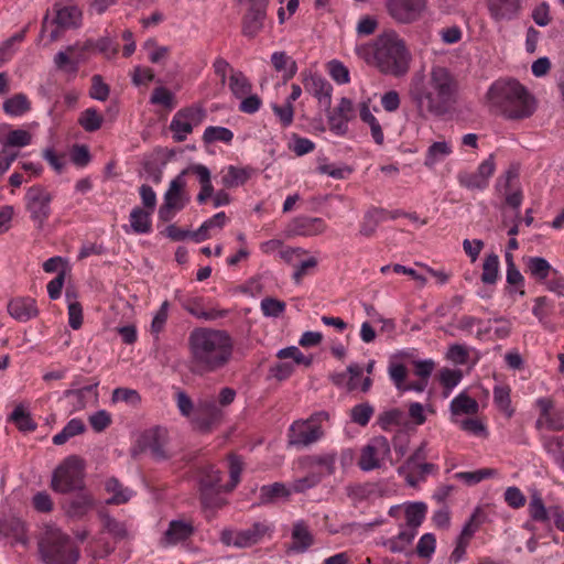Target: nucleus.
<instances>
[{"label":"nucleus","instance_id":"nucleus-42","mask_svg":"<svg viewBox=\"0 0 564 564\" xmlns=\"http://www.w3.org/2000/svg\"><path fill=\"white\" fill-rule=\"evenodd\" d=\"M86 431V426L80 419H72L64 429L53 437L55 445L65 444L70 437L80 435Z\"/></svg>","mask_w":564,"mask_h":564},{"label":"nucleus","instance_id":"nucleus-14","mask_svg":"<svg viewBox=\"0 0 564 564\" xmlns=\"http://www.w3.org/2000/svg\"><path fill=\"white\" fill-rule=\"evenodd\" d=\"M427 0H384L388 13L400 23L416 21L426 8Z\"/></svg>","mask_w":564,"mask_h":564},{"label":"nucleus","instance_id":"nucleus-64","mask_svg":"<svg viewBox=\"0 0 564 564\" xmlns=\"http://www.w3.org/2000/svg\"><path fill=\"white\" fill-rule=\"evenodd\" d=\"M32 135L29 131L23 129L11 130L7 134L6 143L7 147H26L31 143Z\"/></svg>","mask_w":564,"mask_h":564},{"label":"nucleus","instance_id":"nucleus-24","mask_svg":"<svg viewBox=\"0 0 564 564\" xmlns=\"http://www.w3.org/2000/svg\"><path fill=\"white\" fill-rule=\"evenodd\" d=\"M291 230L299 236L313 237L325 232L326 223L319 217L300 216L293 219Z\"/></svg>","mask_w":564,"mask_h":564},{"label":"nucleus","instance_id":"nucleus-60","mask_svg":"<svg viewBox=\"0 0 564 564\" xmlns=\"http://www.w3.org/2000/svg\"><path fill=\"white\" fill-rule=\"evenodd\" d=\"M529 513L533 521L545 522L549 513L540 495L534 494L529 502Z\"/></svg>","mask_w":564,"mask_h":564},{"label":"nucleus","instance_id":"nucleus-62","mask_svg":"<svg viewBox=\"0 0 564 564\" xmlns=\"http://www.w3.org/2000/svg\"><path fill=\"white\" fill-rule=\"evenodd\" d=\"M272 111L278 117L281 126L286 128L293 123L294 120V107L290 102L284 105H272Z\"/></svg>","mask_w":564,"mask_h":564},{"label":"nucleus","instance_id":"nucleus-32","mask_svg":"<svg viewBox=\"0 0 564 564\" xmlns=\"http://www.w3.org/2000/svg\"><path fill=\"white\" fill-rule=\"evenodd\" d=\"M105 489L112 496L106 501L107 505H122L131 498V490L124 487L117 478H109L105 484Z\"/></svg>","mask_w":564,"mask_h":564},{"label":"nucleus","instance_id":"nucleus-48","mask_svg":"<svg viewBox=\"0 0 564 564\" xmlns=\"http://www.w3.org/2000/svg\"><path fill=\"white\" fill-rule=\"evenodd\" d=\"M234 139V133L230 129L225 127L209 126L203 133V141L206 144L220 141L224 143H230Z\"/></svg>","mask_w":564,"mask_h":564},{"label":"nucleus","instance_id":"nucleus-35","mask_svg":"<svg viewBox=\"0 0 564 564\" xmlns=\"http://www.w3.org/2000/svg\"><path fill=\"white\" fill-rule=\"evenodd\" d=\"M427 507L424 502H411L405 507V519L409 529L416 531L425 519Z\"/></svg>","mask_w":564,"mask_h":564},{"label":"nucleus","instance_id":"nucleus-28","mask_svg":"<svg viewBox=\"0 0 564 564\" xmlns=\"http://www.w3.org/2000/svg\"><path fill=\"white\" fill-rule=\"evenodd\" d=\"M527 272L536 281L544 282L551 272L557 273L553 270L549 261L542 257H530L525 261Z\"/></svg>","mask_w":564,"mask_h":564},{"label":"nucleus","instance_id":"nucleus-39","mask_svg":"<svg viewBox=\"0 0 564 564\" xmlns=\"http://www.w3.org/2000/svg\"><path fill=\"white\" fill-rule=\"evenodd\" d=\"M229 88L236 98H243L251 93L252 85L240 70H232L229 77Z\"/></svg>","mask_w":564,"mask_h":564},{"label":"nucleus","instance_id":"nucleus-11","mask_svg":"<svg viewBox=\"0 0 564 564\" xmlns=\"http://www.w3.org/2000/svg\"><path fill=\"white\" fill-rule=\"evenodd\" d=\"M384 459H391V445L386 436L379 435L372 437L369 443L364 446L358 460V466L364 471H370L381 467Z\"/></svg>","mask_w":564,"mask_h":564},{"label":"nucleus","instance_id":"nucleus-58","mask_svg":"<svg viewBox=\"0 0 564 564\" xmlns=\"http://www.w3.org/2000/svg\"><path fill=\"white\" fill-rule=\"evenodd\" d=\"M260 307L264 316L279 317L284 313L286 304L281 300L268 296L261 301Z\"/></svg>","mask_w":564,"mask_h":564},{"label":"nucleus","instance_id":"nucleus-61","mask_svg":"<svg viewBox=\"0 0 564 564\" xmlns=\"http://www.w3.org/2000/svg\"><path fill=\"white\" fill-rule=\"evenodd\" d=\"M170 303L164 301L158 312L154 314L151 323V333L158 338L160 333L164 329L169 317Z\"/></svg>","mask_w":564,"mask_h":564},{"label":"nucleus","instance_id":"nucleus-46","mask_svg":"<svg viewBox=\"0 0 564 564\" xmlns=\"http://www.w3.org/2000/svg\"><path fill=\"white\" fill-rule=\"evenodd\" d=\"M102 116L99 115L95 108H88L84 110L78 118V124L86 132H95L99 130L102 126Z\"/></svg>","mask_w":564,"mask_h":564},{"label":"nucleus","instance_id":"nucleus-22","mask_svg":"<svg viewBox=\"0 0 564 564\" xmlns=\"http://www.w3.org/2000/svg\"><path fill=\"white\" fill-rule=\"evenodd\" d=\"M8 313L18 322H28L39 315L35 300L31 297H15L9 301Z\"/></svg>","mask_w":564,"mask_h":564},{"label":"nucleus","instance_id":"nucleus-12","mask_svg":"<svg viewBox=\"0 0 564 564\" xmlns=\"http://www.w3.org/2000/svg\"><path fill=\"white\" fill-rule=\"evenodd\" d=\"M248 8L242 18V35L253 39L263 29L267 19L269 0H243Z\"/></svg>","mask_w":564,"mask_h":564},{"label":"nucleus","instance_id":"nucleus-33","mask_svg":"<svg viewBox=\"0 0 564 564\" xmlns=\"http://www.w3.org/2000/svg\"><path fill=\"white\" fill-rule=\"evenodd\" d=\"M30 109L31 102L22 93L13 95L3 102V111L11 117L23 116Z\"/></svg>","mask_w":564,"mask_h":564},{"label":"nucleus","instance_id":"nucleus-8","mask_svg":"<svg viewBox=\"0 0 564 564\" xmlns=\"http://www.w3.org/2000/svg\"><path fill=\"white\" fill-rule=\"evenodd\" d=\"M187 173L188 170H183L174 177L164 194V202L159 208V218L164 223L172 220L175 214L181 212L189 202V197L185 193V175Z\"/></svg>","mask_w":564,"mask_h":564},{"label":"nucleus","instance_id":"nucleus-13","mask_svg":"<svg viewBox=\"0 0 564 564\" xmlns=\"http://www.w3.org/2000/svg\"><path fill=\"white\" fill-rule=\"evenodd\" d=\"M53 12L54 18L51 24L55 25V29L50 33L51 42L58 40L61 31L75 29L80 25L82 11L76 6H64L57 2L53 6Z\"/></svg>","mask_w":564,"mask_h":564},{"label":"nucleus","instance_id":"nucleus-3","mask_svg":"<svg viewBox=\"0 0 564 564\" xmlns=\"http://www.w3.org/2000/svg\"><path fill=\"white\" fill-rule=\"evenodd\" d=\"M357 52L384 75L401 77L409 72L411 54L404 41L393 31L380 34L372 43L359 46Z\"/></svg>","mask_w":564,"mask_h":564},{"label":"nucleus","instance_id":"nucleus-27","mask_svg":"<svg viewBox=\"0 0 564 564\" xmlns=\"http://www.w3.org/2000/svg\"><path fill=\"white\" fill-rule=\"evenodd\" d=\"M387 214L388 210L380 207L369 208L362 217L358 234L365 238L375 236L378 226L386 219Z\"/></svg>","mask_w":564,"mask_h":564},{"label":"nucleus","instance_id":"nucleus-10","mask_svg":"<svg viewBox=\"0 0 564 564\" xmlns=\"http://www.w3.org/2000/svg\"><path fill=\"white\" fill-rule=\"evenodd\" d=\"M52 194L42 185L31 186L25 194V207L37 229H42L51 215Z\"/></svg>","mask_w":564,"mask_h":564},{"label":"nucleus","instance_id":"nucleus-5","mask_svg":"<svg viewBox=\"0 0 564 564\" xmlns=\"http://www.w3.org/2000/svg\"><path fill=\"white\" fill-rule=\"evenodd\" d=\"M41 558L45 564H76L79 549L61 530H47L39 542Z\"/></svg>","mask_w":564,"mask_h":564},{"label":"nucleus","instance_id":"nucleus-45","mask_svg":"<svg viewBox=\"0 0 564 564\" xmlns=\"http://www.w3.org/2000/svg\"><path fill=\"white\" fill-rule=\"evenodd\" d=\"M499 275V257L496 253L486 256L482 263L481 282L485 284H495Z\"/></svg>","mask_w":564,"mask_h":564},{"label":"nucleus","instance_id":"nucleus-16","mask_svg":"<svg viewBox=\"0 0 564 564\" xmlns=\"http://www.w3.org/2000/svg\"><path fill=\"white\" fill-rule=\"evenodd\" d=\"M291 540V543L286 546L285 550L288 554L305 553L315 544L314 534L304 520H299L293 523Z\"/></svg>","mask_w":564,"mask_h":564},{"label":"nucleus","instance_id":"nucleus-38","mask_svg":"<svg viewBox=\"0 0 564 564\" xmlns=\"http://www.w3.org/2000/svg\"><path fill=\"white\" fill-rule=\"evenodd\" d=\"M360 119L370 127L371 135L375 142L381 145L384 141V134L381 129V126L377 118L371 113L369 105L367 102H362L360 105Z\"/></svg>","mask_w":564,"mask_h":564},{"label":"nucleus","instance_id":"nucleus-21","mask_svg":"<svg viewBox=\"0 0 564 564\" xmlns=\"http://www.w3.org/2000/svg\"><path fill=\"white\" fill-rule=\"evenodd\" d=\"M522 0H487L490 17L496 21H509L521 11Z\"/></svg>","mask_w":564,"mask_h":564},{"label":"nucleus","instance_id":"nucleus-36","mask_svg":"<svg viewBox=\"0 0 564 564\" xmlns=\"http://www.w3.org/2000/svg\"><path fill=\"white\" fill-rule=\"evenodd\" d=\"M271 62L275 70L284 72V79H291L297 72V65L294 59L285 54V52H274Z\"/></svg>","mask_w":564,"mask_h":564},{"label":"nucleus","instance_id":"nucleus-29","mask_svg":"<svg viewBox=\"0 0 564 564\" xmlns=\"http://www.w3.org/2000/svg\"><path fill=\"white\" fill-rule=\"evenodd\" d=\"M336 459L337 454L335 452L308 455L304 458V465L307 468L322 467L325 469L324 476H330L335 473Z\"/></svg>","mask_w":564,"mask_h":564},{"label":"nucleus","instance_id":"nucleus-18","mask_svg":"<svg viewBox=\"0 0 564 564\" xmlns=\"http://www.w3.org/2000/svg\"><path fill=\"white\" fill-rule=\"evenodd\" d=\"M304 89L314 96L321 106L326 110L330 109L332 105V85L319 75H307L303 79Z\"/></svg>","mask_w":564,"mask_h":564},{"label":"nucleus","instance_id":"nucleus-63","mask_svg":"<svg viewBox=\"0 0 564 564\" xmlns=\"http://www.w3.org/2000/svg\"><path fill=\"white\" fill-rule=\"evenodd\" d=\"M109 86L104 82L100 75H94L91 77L89 96L93 99L105 101L109 97Z\"/></svg>","mask_w":564,"mask_h":564},{"label":"nucleus","instance_id":"nucleus-31","mask_svg":"<svg viewBox=\"0 0 564 564\" xmlns=\"http://www.w3.org/2000/svg\"><path fill=\"white\" fill-rule=\"evenodd\" d=\"M227 486L208 488V490H199V500L205 509H220L226 503L227 500L224 498L223 492L226 490Z\"/></svg>","mask_w":564,"mask_h":564},{"label":"nucleus","instance_id":"nucleus-4","mask_svg":"<svg viewBox=\"0 0 564 564\" xmlns=\"http://www.w3.org/2000/svg\"><path fill=\"white\" fill-rule=\"evenodd\" d=\"M486 97L490 111L509 120L529 118L536 107L535 98L517 79L496 80Z\"/></svg>","mask_w":564,"mask_h":564},{"label":"nucleus","instance_id":"nucleus-1","mask_svg":"<svg viewBox=\"0 0 564 564\" xmlns=\"http://www.w3.org/2000/svg\"><path fill=\"white\" fill-rule=\"evenodd\" d=\"M458 93L457 78L441 65H433L427 74H415L409 88V96L423 119L447 115L457 102Z\"/></svg>","mask_w":564,"mask_h":564},{"label":"nucleus","instance_id":"nucleus-17","mask_svg":"<svg viewBox=\"0 0 564 564\" xmlns=\"http://www.w3.org/2000/svg\"><path fill=\"white\" fill-rule=\"evenodd\" d=\"M181 306L192 316L204 321H216L228 315V310L206 308L204 299L200 296L180 300Z\"/></svg>","mask_w":564,"mask_h":564},{"label":"nucleus","instance_id":"nucleus-56","mask_svg":"<svg viewBox=\"0 0 564 564\" xmlns=\"http://www.w3.org/2000/svg\"><path fill=\"white\" fill-rule=\"evenodd\" d=\"M426 443L423 442L404 462L403 465L398 467V474L404 475L408 470L414 469L419 466V464L425 463L426 459Z\"/></svg>","mask_w":564,"mask_h":564},{"label":"nucleus","instance_id":"nucleus-54","mask_svg":"<svg viewBox=\"0 0 564 564\" xmlns=\"http://www.w3.org/2000/svg\"><path fill=\"white\" fill-rule=\"evenodd\" d=\"M462 378L463 372L459 369L443 368L440 371V382L445 389V397L460 382Z\"/></svg>","mask_w":564,"mask_h":564},{"label":"nucleus","instance_id":"nucleus-7","mask_svg":"<svg viewBox=\"0 0 564 564\" xmlns=\"http://www.w3.org/2000/svg\"><path fill=\"white\" fill-rule=\"evenodd\" d=\"M329 414L326 411L313 413L307 420L295 421L289 431V443L295 446H308L324 435L321 426L323 421H328Z\"/></svg>","mask_w":564,"mask_h":564},{"label":"nucleus","instance_id":"nucleus-30","mask_svg":"<svg viewBox=\"0 0 564 564\" xmlns=\"http://www.w3.org/2000/svg\"><path fill=\"white\" fill-rule=\"evenodd\" d=\"M290 495L291 489H289L283 482L264 485L260 488L259 503L269 505L274 502L279 498H289Z\"/></svg>","mask_w":564,"mask_h":564},{"label":"nucleus","instance_id":"nucleus-6","mask_svg":"<svg viewBox=\"0 0 564 564\" xmlns=\"http://www.w3.org/2000/svg\"><path fill=\"white\" fill-rule=\"evenodd\" d=\"M84 459L77 455L65 458L54 470L51 487L54 491L67 494L84 489Z\"/></svg>","mask_w":564,"mask_h":564},{"label":"nucleus","instance_id":"nucleus-49","mask_svg":"<svg viewBox=\"0 0 564 564\" xmlns=\"http://www.w3.org/2000/svg\"><path fill=\"white\" fill-rule=\"evenodd\" d=\"M452 152L451 147L447 142H434L432 143L426 152L424 164L427 167H432L436 162L441 161Z\"/></svg>","mask_w":564,"mask_h":564},{"label":"nucleus","instance_id":"nucleus-34","mask_svg":"<svg viewBox=\"0 0 564 564\" xmlns=\"http://www.w3.org/2000/svg\"><path fill=\"white\" fill-rule=\"evenodd\" d=\"M12 421L19 431L23 433L33 432L36 430V423L32 419L31 413L28 412L23 405H17L10 414Z\"/></svg>","mask_w":564,"mask_h":564},{"label":"nucleus","instance_id":"nucleus-51","mask_svg":"<svg viewBox=\"0 0 564 564\" xmlns=\"http://www.w3.org/2000/svg\"><path fill=\"white\" fill-rule=\"evenodd\" d=\"M498 471L494 468H481L475 471H460L455 475L467 485H476L481 480L497 476Z\"/></svg>","mask_w":564,"mask_h":564},{"label":"nucleus","instance_id":"nucleus-40","mask_svg":"<svg viewBox=\"0 0 564 564\" xmlns=\"http://www.w3.org/2000/svg\"><path fill=\"white\" fill-rule=\"evenodd\" d=\"M249 178V170L230 165L223 175L221 183L227 188H234L243 185Z\"/></svg>","mask_w":564,"mask_h":564},{"label":"nucleus","instance_id":"nucleus-57","mask_svg":"<svg viewBox=\"0 0 564 564\" xmlns=\"http://www.w3.org/2000/svg\"><path fill=\"white\" fill-rule=\"evenodd\" d=\"M323 478H324V474L322 471H318V473L312 471L308 475H306L305 477L295 479L292 482L291 490H293L295 492H304V491L317 486L322 481Z\"/></svg>","mask_w":564,"mask_h":564},{"label":"nucleus","instance_id":"nucleus-55","mask_svg":"<svg viewBox=\"0 0 564 564\" xmlns=\"http://www.w3.org/2000/svg\"><path fill=\"white\" fill-rule=\"evenodd\" d=\"M104 529L117 539H124L127 536V529L123 523L117 521L107 512H99Z\"/></svg>","mask_w":564,"mask_h":564},{"label":"nucleus","instance_id":"nucleus-59","mask_svg":"<svg viewBox=\"0 0 564 564\" xmlns=\"http://www.w3.org/2000/svg\"><path fill=\"white\" fill-rule=\"evenodd\" d=\"M150 102L152 105H161L171 110L175 107V97L167 88L160 86L153 89Z\"/></svg>","mask_w":564,"mask_h":564},{"label":"nucleus","instance_id":"nucleus-15","mask_svg":"<svg viewBox=\"0 0 564 564\" xmlns=\"http://www.w3.org/2000/svg\"><path fill=\"white\" fill-rule=\"evenodd\" d=\"M196 410L197 416L194 419V423L200 432L208 433L221 423L223 411L214 399L198 400Z\"/></svg>","mask_w":564,"mask_h":564},{"label":"nucleus","instance_id":"nucleus-37","mask_svg":"<svg viewBox=\"0 0 564 564\" xmlns=\"http://www.w3.org/2000/svg\"><path fill=\"white\" fill-rule=\"evenodd\" d=\"M377 424L383 431H389L392 426L404 425L405 414L398 408L386 410L378 415Z\"/></svg>","mask_w":564,"mask_h":564},{"label":"nucleus","instance_id":"nucleus-19","mask_svg":"<svg viewBox=\"0 0 564 564\" xmlns=\"http://www.w3.org/2000/svg\"><path fill=\"white\" fill-rule=\"evenodd\" d=\"M167 434L164 429L154 427L147 431L142 435V445L144 451H149L151 456L156 460H164L167 458L165 445Z\"/></svg>","mask_w":564,"mask_h":564},{"label":"nucleus","instance_id":"nucleus-47","mask_svg":"<svg viewBox=\"0 0 564 564\" xmlns=\"http://www.w3.org/2000/svg\"><path fill=\"white\" fill-rule=\"evenodd\" d=\"M416 534V531L409 529L400 531L399 534L392 539H389L384 545L388 546V549L392 553H401L406 550V547L412 543L414 536Z\"/></svg>","mask_w":564,"mask_h":564},{"label":"nucleus","instance_id":"nucleus-53","mask_svg":"<svg viewBox=\"0 0 564 564\" xmlns=\"http://www.w3.org/2000/svg\"><path fill=\"white\" fill-rule=\"evenodd\" d=\"M494 402L508 416L513 414L510 399V388L508 386H496L494 388Z\"/></svg>","mask_w":564,"mask_h":564},{"label":"nucleus","instance_id":"nucleus-20","mask_svg":"<svg viewBox=\"0 0 564 564\" xmlns=\"http://www.w3.org/2000/svg\"><path fill=\"white\" fill-rule=\"evenodd\" d=\"M195 532L191 521L172 520L161 539L163 546L175 545L189 539Z\"/></svg>","mask_w":564,"mask_h":564},{"label":"nucleus","instance_id":"nucleus-23","mask_svg":"<svg viewBox=\"0 0 564 564\" xmlns=\"http://www.w3.org/2000/svg\"><path fill=\"white\" fill-rule=\"evenodd\" d=\"M0 538L10 539L11 543L26 544V530L24 522L17 517L0 519Z\"/></svg>","mask_w":564,"mask_h":564},{"label":"nucleus","instance_id":"nucleus-9","mask_svg":"<svg viewBox=\"0 0 564 564\" xmlns=\"http://www.w3.org/2000/svg\"><path fill=\"white\" fill-rule=\"evenodd\" d=\"M206 118V110L203 106L192 105L176 111L170 123L173 139L183 142L193 132L194 127L200 124Z\"/></svg>","mask_w":564,"mask_h":564},{"label":"nucleus","instance_id":"nucleus-26","mask_svg":"<svg viewBox=\"0 0 564 564\" xmlns=\"http://www.w3.org/2000/svg\"><path fill=\"white\" fill-rule=\"evenodd\" d=\"M270 527L265 522H254L251 527L239 530L238 532V549L251 547L263 540L270 533Z\"/></svg>","mask_w":564,"mask_h":564},{"label":"nucleus","instance_id":"nucleus-41","mask_svg":"<svg viewBox=\"0 0 564 564\" xmlns=\"http://www.w3.org/2000/svg\"><path fill=\"white\" fill-rule=\"evenodd\" d=\"M478 410V402L466 393H459L451 402L453 414H476Z\"/></svg>","mask_w":564,"mask_h":564},{"label":"nucleus","instance_id":"nucleus-44","mask_svg":"<svg viewBox=\"0 0 564 564\" xmlns=\"http://www.w3.org/2000/svg\"><path fill=\"white\" fill-rule=\"evenodd\" d=\"M224 486L221 484V473L213 465L204 466L199 471V490H208V488H216Z\"/></svg>","mask_w":564,"mask_h":564},{"label":"nucleus","instance_id":"nucleus-25","mask_svg":"<svg viewBox=\"0 0 564 564\" xmlns=\"http://www.w3.org/2000/svg\"><path fill=\"white\" fill-rule=\"evenodd\" d=\"M79 491L78 495L68 499L64 505L66 516L77 520L84 518L95 506L91 495Z\"/></svg>","mask_w":564,"mask_h":564},{"label":"nucleus","instance_id":"nucleus-43","mask_svg":"<svg viewBox=\"0 0 564 564\" xmlns=\"http://www.w3.org/2000/svg\"><path fill=\"white\" fill-rule=\"evenodd\" d=\"M151 212L135 207L130 213V226L135 234H148L151 230Z\"/></svg>","mask_w":564,"mask_h":564},{"label":"nucleus","instance_id":"nucleus-52","mask_svg":"<svg viewBox=\"0 0 564 564\" xmlns=\"http://www.w3.org/2000/svg\"><path fill=\"white\" fill-rule=\"evenodd\" d=\"M485 520V512L481 510V508H476L474 512L471 513L470 518L467 520V522L464 524L462 532L458 536L463 538L464 540H469L473 538L475 532L479 529L480 524Z\"/></svg>","mask_w":564,"mask_h":564},{"label":"nucleus","instance_id":"nucleus-2","mask_svg":"<svg viewBox=\"0 0 564 564\" xmlns=\"http://www.w3.org/2000/svg\"><path fill=\"white\" fill-rule=\"evenodd\" d=\"M192 370L213 373L226 368L232 359L234 339L225 329L194 328L187 339Z\"/></svg>","mask_w":564,"mask_h":564},{"label":"nucleus","instance_id":"nucleus-50","mask_svg":"<svg viewBox=\"0 0 564 564\" xmlns=\"http://www.w3.org/2000/svg\"><path fill=\"white\" fill-rule=\"evenodd\" d=\"M375 413L373 406L369 402L356 404L350 410V420L360 426H366Z\"/></svg>","mask_w":564,"mask_h":564}]
</instances>
